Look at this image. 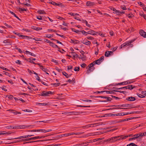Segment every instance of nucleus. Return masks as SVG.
Returning <instances> with one entry per match:
<instances>
[{"instance_id":"f257e3e1","label":"nucleus","mask_w":146,"mask_h":146,"mask_svg":"<svg viewBox=\"0 0 146 146\" xmlns=\"http://www.w3.org/2000/svg\"><path fill=\"white\" fill-rule=\"evenodd\" d=\"M114 107L116 108H113V109H129L131 108H134L135 107H133L131 104H124L122 105H115L113 106Z\"/></svg>"},{"instance_id":"f03ea898","label":"nucleus","mask_w":146,"mask_h":146,"mask_svg":"<svg viewBox=\"0 0 146 146\" xmlns=\"http://www.w3.org/2000/svg\"><path fill=\"white\" fill-rule=\"evenodd\" d=\"M95 64L94 62H93L88 65V66L89 67V69L87 71V73L89 74L91 71H92L94 70L95 68L94 67L92 68V67H93Z\"/></svg>"},{"instance_id":"7ed1b4c3","label":"nucleus","mask_w":146,"mask_h":146,"mask_svg":"<svg viewBox=\"0 0 146 146\" xmlns=\"http://www.w3.org/2000/svg\"><path fill=\"white\" fill-rule=\"evenodd\" d=\"M119 137V136H115V137H111L110 138L106 140V141L108 142L109 141L110 142H115V141H116V139L115 140V139H117V138Z\"/></svg>"},{"instance_id":"20e7f679","label":"nucleus","mask_w":146,"mask_h":146,"mask_svg":"<svg viewBox=\"0 0 146 146\" xmlns=\"http://www.w3.org/2000/svg\"><path fill=\"white\" fill-rule=\"evenodd\" d=\"M30 126L29 125H20L15 126V127L12 128L13 129H15L16 128L20 129H24L26 128L29 127Z\"/></svg>"},{"instance_id":"39448f33","label":"nucleus","mask_w":146,"mask_h":146,"mask_svg":"<svg viewBox=\"0 0 146 146\" xmlns=\"http://www.w3.org/2000/svg\"><path fill=\"white\" fill-rule=\"evenodd\" d=\"M88 34L95 35H97V33H98V35H102V34L99 33V34L97 32H96V31L93 30H92L90 29L89 31H88Z\"/></svg>"},{"instance_id":"423d86ee","label":"nucleus","mask_w":146,"mask_h":146,"mask_svg":"<svg viewBox=\"0 0 146 146\" xmlns=\"http://www.w3.org/2000/svg\"><path fill=\"white\" fill-rule=\"evenodd\" d=\"M53 93V92L51 91H43V96H48L49 94H52Z\"/></svg>"},{"instance_id":"0eeeda50","label":"nucleus","mask_w":146,"mask_h":146,"mask_svg":"<svg viewBox=\"0 0 146 146\" xmlns=\"http://www.w3.org/2000/svg\"><path fill=\"white\" fill-rule=\"evenodd\" d=\"M131 134H130V135L129 134V135H126V136H123V135H121V136H119V138L116 139V141H119V140H121V139H125L128 137L131 136Z\"/></svg>"},{"instance_id":"6e6552de","label":"nucleus","mask_w":146,"mask_h":146,"mask_svg":"<svg viewBox=\"0 0 146 146\" xmlns=\"http://www.w3.org/2000/svg\"><path fill=\"white\" fill-rule=\"evenodd\" d=\"M49 3L54 5H57L58 6H62L63 5V4L61 3H58L53 1L50 2H49Z\"/></svg>"},{"instance_id":"1a4fd4ad","label":"nucleus","mask_w":146,"mask_h":146,"mask_svg":"<svg viewBox=\"0 0 146 146\" xmlns=\"http://www.w3.org/2000/svg\"><path fill=\"white\" fill-rule=\"evenodd\" d=\"M52 140V139H46V140H37V141H29V142L24 143V144H25V143H33L35 142H40V141H49L51 140Z\"/></svg>"},{"instance_id":"9d476101","label":"nucleus","mask_w":146,"mask_h":146,"mask_svg":"<svg viewBox=\"0 0 146 146\" xmlns=\"http://www.w3.org/2000/svg\"><path fill=\"white\" fill-rule=\"evenodd\" d=\"M81 42L85 45H90L91 44L90 42L87 40H86V41L85 40H83L81 41Z\"/></svg>"},{"instance_id":"9b49d317","label":"nucleus","mask_w":146,"mask_h":146,"mask_svg":"<svg viewBox=\"0 0 146 146\" xmlns=\"http://www.w3.org/2000/svg\"><path fill=\"white\" fill-rule=\"evenodd\" d=\"M139 33L141 36L144 38L146 37V33L143 30H141L139 31Z\"/></svg>"},{"instance_id":"f8f14e48","label":"nucleus","mask_w":146,"mask_h":146,"mask_svg":"<svg viewBox=\"0 0 146 146\" xmlns=\"http://www.w3.org/2000/svg\"><path fill=\"white\" fill-rule=\"evenodd\" d=\"M31 28L33 30L38 31L42 29V27H37L34 26H32L31 27Z\"/></svg>"},{"instance_id":"ddd939ff","label":"nucleus","mask_w":146,"mask_h":146,"mask_svg":"<svg viewBox=\"0 0 146 146\" xmlns=\"http://www.w3.org/2000/svg\"><path fill=\"white\" fill-rule=\"evenodd\" d=\"M94 4L95 3L94 2L90 1H87L86 3V5L88 6H93Z\"/></svg>"},{"instance_id":"4468645a","label":"nucleus","mask_w":146,"mask_h":146,"mask_svg":"<svg viewBox=\"0 0 146 146\" xmlns=\"http://www.w3.org/2000/svg\"><path fill=\"white\" fill-rule=\"evenodd\" d=\"M135 98L134 97H129L126 98V100L130 101H133L135 100Z\"/></svg>"},{"instance_id":"2eb2a0df","label":"nucleus","mask_w":146,"mask_h":146,"mask_svg":"<svg viewBox=\"0 0 146 146\" xmlns=\"http://www.w3.org/2000/svg\"><path fill=\"white\" fill-rule=\"evenodd\" d=\"M131 119V118H126V119H123L122 120H119L118 121H116L115 122V123H119L121 122L125 121H128V120H130Z\"/></svg>"},{"instance_id":"dca6fc26","label":"nucleus","mask_w":146,"mask_h":146,"mask_svg":"<svg viewBox=\"0 0 146 146\" xmlns=\"http://www.w3.org/2000/svg\"><path fill=\"white\" fill-rule=\"evenodd\" d=\"M40 66V68L42 69L43 71H44L46 74H49L47 72V70L45 68H44L43 66H41L40 65H39Z\"/></svg>"},{"instance_id":"f3484780","label":"nucleus","mask_w":146,"mask_h":146,"mask_svg":"<svg viewBox=\"0 0 146 146\" xmlns=\"http://www.w3.org/2000/svg\"><path fill=\"white\" fill-rule=\"evenodd\" d=\"M42 137H40L39 136L34 137L31 138H30V140H36L38 139H41L42 138Z\"/></svg>"},{"instance_id":"a211bd4d","label":"nucleus","mask_w":146,"mask_h":146,"mask_svg":"<svg viewBox=\"0 0 146 146\" xmlns=\"http://www.w3.org/2000/svg\"><path fill=\"white\" fill-rule=\"evenodd\" d=\"M50 45L54 48H57L58 49H60V48L56 45L54 43L51 42L50 44Z\"/></svg>"},{"instance_id":"6ab92c4d","label":"nucleus","mask_w":146,"mask_h":146,"mask_svg":"<svg viewBox=\"0 0 146 146\" xmlns=\"http://www.w3.org/2000/svg\"><path fill=\"white\" fill-rule=\"evenodd\" d=\"M70 42L71 43L77 44L79 43V41L76 40L71 39Z\"/></svg>"},{"instance_id":"aec40b11","label":"nucleus","mask_w":146,"mask_h":146,"mask_svg":"<svg viewBox=\"0 0 146 146\" xmlns=\"http://www.w3.org/2000/svg\"><path fill=\"white\" fill-rule=\"evenodd\" d=\"M81 134V133L80 132H77V133H76L72 132V133H68V136L71 135H74V134L76 135H78L80 134Z\"/></svg>"},{"instance_id":"412c9836","label":"nucleus","mask_w":146,"mask_h":146,"mask_svg":"<svg viewBox=\"0 0 146 146\" xmlns=\"http://www.w3.org/2000/svg\"><path fill=\"white\" fill-rule=\"evenodd\" d=\"M24 138H26V136L25 135L17 137V138H14L8 139L10 140V139H20Z\"/></svg>"},{"instance_id":"4be33fe9","label":"nucleus","mask_w":146,"mask_h":146,"mask_svg":"<svg viewBox=\"0 0 146 146\" xmlns=\"http://www.w3.org/2000/svg\"><path fill=\"white\" fill-rule=\"evenodd\" d=\"M135 88V86H133L132 85H129L127 86V88L130 90H132Z\"/></svg>"},{"instance_id":"5701e85b","label":"nucleus","mask_w":146,"mask_h":146,"mask_svg":"<svg viewBox=\"0 0 146 146\" xmlns=\"http://www.w3.org/2000/svg\"><path fill=\"white\" fill-rule=\"evenodd\" d=\"M9 111H11V112L13 113L15 115H17L18 114H21V113L17 112V111H16L15 110H9Z\"/></svg>"},{"instance_id":"b1692460","label":"nucleus","mask_w":146,"mask_h":146,"mask_svg":"<svg viewBox=\"0 0 146 146\" xmlns=\"http://www.w3.org/2000/svg\"><path fill=\"white\" fill-rule=\"evenodd\" d=\"M106 99L107 101H102L101 102H106V101H111V100H112V99L109 97H106Z\"/></svg>"},{"instance_id":"393cba45","label":"nucleus","mask_w":146,"mask_h":146,"mask_svg":"<svg viewBox=\"0 0 146 146\" xmlns=\"http://www.w3.org/2000/svg\"><path fill=\"white\" fill-rule=\"evenodd\" d=\"M29 62H30L31 63H32L33 64H35L36 65L37 64V65H40V64L35 63L34 62H33V60H31V58H29Z\"/></svg>"},{"instance_id":"a878e982","label":"nucleus","mask_w":146,"mask_h":146,"mask_svg":"<svg viewBox=\"0 0 146 146\" xmlns=\"http://www.w3.org/2000/svg\"><path fill=\"white\" fill-rule=\"evenodd\" d=\"M60 84V83H51V85L52 86H53L55 87H56L59 86Z\"/></svg>"},{"instance_id":"bb28decb","label":"nucleus","mask_w":146,"mask_h":146,"mask_svg":"<svg viewBox=\"0 0 146 146\" xmlns=\"http://www.w3.org/2000/svg\"><path fill=\"white\" fill-rule=\"evenodd\" d=\"M104 55L106 57H107L110 56V54L109 52V51H107L106 52Z\"/></svg>"},{"instance_id":"cd10ccee","label":"nucleus","mask_w":146,"mask_h":146,"mask_svg":"<svg viewBox=\"0 0 146 146\" xmlns=\"http://www.w3.org/2000/svg\"><path fill=\"white\" fill-rule=\"evenodd\" d=\"M70 113H73L74 115L79 114L82 113V112L80 111H72Z\"/></svg>"},{"instance_id":"c85d7f7f","label":"nucleus","mask_w":146,"mask_h":146,"mask_svg":"<svg viewBox=\"0 0 146 146\" xmlns=\"http://www.w3.org/2000/svg\"><path fill=\"white\" fill-rule=\"evenodd\" d=\"M94 62L95 64L99 65V64H100V63H101V62H100V61L98 59L97 60L94 61Z\"/></svg>"},{"instance_id":"c756f323","label":"nucleus","mask_w":146,"mask_h":146,"mask_svg":"<svg viewBox=\"0 0 146 146\" xmlns=\"http://www.w3.org/2000/svg\"><path fill=\"white\" fill-rule=\"evenodd\" d=\"M85 56L83 54H80V57H78L79 59H81L82 60H84L85 58Z\"/></svg>"},{"instance_id":"7c9ffc66","label":"nucleus","mask_w":146,"mask_h":146,"mask_svg":"<svg viewBox=\"0 0 146 146\" xmlns=\"http://www.w3.org/2000/svg\"><path fill=\"white\" fill-rule=\"evenodd\" d=\"M20 37H22V38H27L28 39H29L30 38L29 36H27L20 35Z\"/></svg>"},{"instance_id":"2f4dec72","label":"nucleus","mask_w":146,"mask_h":146,"mask_svg":"<svg viewBox=\"0 0 146 146\" xmlns=\"http://www.w3.org/2000/svg\"><path fill=\"white\" fill-rule=\"evenodd\" d=\"M140 15L143 17V18L145 19H146V16L143 13H139Z\"/></svg>"},{"instance_id":"473e14b6","label":"nucleus","mask_w":146,"mask_h":146,"mask_svg":"<svg viewBox=\"0 0 146 146\" xmlns=\"http://www.w3.org/2000/svg\"><path fill=\"white\" fill-rule=\"evenodd\" d=\"M71 53L72 54V55H73V57H74L78 58L79 57L78 55L77 54H76L74 52H72Z\"/></svg>"},{"instance_id":"72a5a7b5","label":"nucleus","mask_w":146,"mask_h":146,"mask_svg":"<svg viewBox=\"0 0 146 146\" xmlns=\"http://www.w3.org/2000/svg\"><path fill=\"white\" fill-rule=\"evenodd\" d=\"M134 136L135 137L136 139H137L139 137H141V133L139 134L135 135H134Z\"/></svg>"},{"instance_id":"f704fd0d","label":"nucleus","mask_w":146,"mask_h":146,"mask_svg":"<svg viewBox=\"0 0 146 146\" xmlns=\"http://www.w3.org/2000/svg\"><path fill=\"white\" fill-rule=\"evenodd\" d=\"M37 12L40 14H45V13L43 10H39L37 11Z\"/></svg>"},{"instance_id":"c9c22d12","label":"nucleus","mask_w":146,"mask_h":146,"mask_svg":"<svg viewBox=\"0 0 146 146\" xmlns=\"http://www.w3.org/2000/svg\"><path fill=\"white\" fill-rule=\"evenodd\" d=\"M62 73L63 75L65 76L66 78H69L68 75L65 72H62Z\"/></svg>"},{"instance_id":"e433bc0d","label":"nucleus","mask_w":146,"mask_h":146,"mask_svg":"<svg viewBox=\"0 0 146 146\" xmlns=\"http://www.w3.org/2000/svg\"><path fill=\"white\" fill-rule=\"evenodd\" d=\"M124 82V84H124V85H127V84H130L131 83H132V82H129V81L128 82V81L124 82Z\"/></svg>"},{"instance_id":"4c0bfd02","label":"nucleus","mask_w":146,"mask_h":146,"mask_svg":"<svg viewBox=\"0 0 146 146\" xmlns=\"http://www.w3.org/2000/svg\"><path fill=\"white\" fill-rule=\"evenodd\" d=\"M37 131H41V132L46 133V131L45 130L43 129H38L37 130Z\"/></svg>"},{"instance_id":"58836bf2","label":"nucleus","mask_w":146,"mask_h":146,"mask_svg":"<svg viewBox=\"0 0 146 146\" xmlns=\"http://www.w3.org/2000/svg\"><path fill=\"white\" fill-rule=\"evenodd\" d=\"M136 144H134L133 143H131L127 145V146H137Z\"/></svg>"},{"instance_id":"ea45409f","label":"nucleus","mask_w":146,"mask_h":146,"mask_svg":"<svg viewBox=\"0 0 146 146\" xmlns=\"http://www.w3.org/2000/svg\"><path fill=\"white\" fill-rule=\"evenodd\" d=\"M77 107H90V106H82V105H78Z\"/></svg>"},{"instance_id":"a19ab883","label":"nucleus","mask_w":146,"mask_h":146,"mask_svg":"<svg viewBox=\"0 0 146 146\" xmlns=\"http://www.w3.org/2000/svg\"><path fill=\"white\" fill-rule=\"evenodd\" d=\"M104 56H101L99 59L98 60H100V62H101L104 60Z\"/></svg>"},{"instance_id":"79ce46f5","label":"nucleus","mask_w":146,"mask_h":146,"mask_svg":"<svg viewBox=\"0 0 146 146\" xmlns=\"http://www.w3.org/2000/svg\"><path fill=\"white\" fill-rule=\"evenodd\" d=\"M74 70L75 71H78L80 70L79 67H75L74 69Z\"/></svg>"},{"instance_id":"37998d69","label":"nucleus","mask_w":146,"mask_h":146,"mask_svg":"<svg viewBox=\"0 0 146 146\" xmlns=\"http://www.w3.org/2000/svg\"><path fill=\"white\" fill-rule=\"evenodd\" d=\"M98 51H99V50H98V48L95 49V54L96 55H97L98 54Z\"/></svg>"},{"instance_id":"c03bdc74","label":"nucleus","mask_w":146,"mask_h":146,"mask_svg":"<svg viewBox=\"0 0 146 146\" xmlns=\"http://www.w3.org/2000/svg\"><path fill=\"white\" fill-rule=\"evenodd\" d=\"M81 100L84 102H92V100H84L83 99H82Z\"/></svg>"},{"instance_id":"a18cd8bd","label":"nucleus","mask_w":146,"mask_h":146,"mask_svg":"<svg viewBox=\"0 0 146 146\" xmlns=\"http://www.w3.org/2000/svg\"><path fill=\"white\" fill-rule=\"evenodd\" d=\"M137 95L140 98H144L145 97V96H143L141 94H140L139 93H138L137 94Z\"/></svg>"},{"instance_id":"49530a36","label":"nucleus","mask_w":146,"mask_h":146,"mask_svg":"<svg viewBox=\"0 0 146 146\" xmlns=\"http://www.w3.org/2000/svg\"><path fill=\"white\" fill-rule=\"evenodd\" d=\"M53 36V35L52 36L50 34H46V36L45 37L50 38L52 37Z\"/></svg>"},{"instance_id":"de8ad7c7","label":"nucleus","mask_w":146,"mask_h":146,"mask_svg":"<svg viewBox=\"0 0 146 146\" xmlns=\"http://www.w3.org/2000/svg\"><path fill=\"white\" fill-rule=\"evenodd\" d=\"M15 62L18 64L21 65L22 64L21 62V61L19 60H17L15 61Z\"/></svg>"},{"instance_id":"09e8293b","label":"nucleus","mask_w":146,"mask_h":146,"mask_svg":"<svg viewBox=\"0 0 146 146\" xmlns=\"http://www.w3.org/2000/svg\"><path fill=\"white\" fill-rule=\"evenodd\" d=\"M123 10H126L127 9L125 5H121L120 7Z\"/></svg>"},{"instance_id":"8fccbe9b","label":"nucleus","mask_w":146,"mask_h":146,"mask_svg":"<svg viewBox=\"0 0 146 146\" xmlns=\"http://www.w3.org/2000/svg\"><path fill=\"white\" fill-rule=\"evenodd\" d=\"M30 140V138L25 139H22L21 140V141H29Z\"/></svg>"},{"instance_id":"3c124183","label":"nucleus","mask_w":146,"mask_h":146,"mask_svg":"<svg viewBox=\"0 0 146 146\" xmlns=\"http://www.w3.org/2000/svg\"><path fill=\"white\" fill-rule=\"evenodd\" d=\"M33 39L35 40V41H41V40L40 38H34Z\"/></svg>"},{"instance_id":"603ef678","label":"nucleus","mask_w":146,"mask_h":146,"mask_svg":"<svg viewBox=\"0 0 146 146\" xmlns=\"http://www.w3.org/2000/svg\"><path fill=\"white\" fill-rule=\"evenodd\" d=\"M29 84L32 87H34L35 88L34 89H33V90L34 89L35 90H36V87L35 86L30 83H29Z\"/></svg>"},{"instance_id":"864d4df0","label":"nucleus","mask_w":146,"mask_h":146,"mask_svg":"<svg viewBox=\"0 0 146 146\" xmlns=\"http://www.w3.org/2000/svg\"><path fill=\"white\" fill-rule=\"evenodd\" d=\"M48 30L49 32H50V31H52L54 33H56L57 32V31L52 29H48Z\"/></svg>"},{"instance_id":"5fc2aeb1","label":"nucleus","mask_w":146,"mask_h":146,"mask_svg":"<svg viewBox=\"0 0 146 146\" xmlns=\"http://www.w3.org/2000/svg\"><path fill=\"white\" fill-rule=\"evenodd\" d=\"M11 132H7L6 133H3V135H9L10 134H11Z\"/></svg>"},{"instance_id":"6e6d98bb","label":"nucleus","mask_w":146,"mask_h":146,"mask_svg":"<svg viewBox=\"0 0 146 146\" xmlns=\"http://www.w3.org/2000/svg\"><path fill=\"white\" fill-rule=\"evenodd\" d=\"M44 41L45 42H47V43H50H50H51V42H51L49 40H48L47 39H44Z\"/></svg>"},{"instance_id":"4d7b16f0","label":"nucleus","mask_w":146,"mask_h":146,"mask_svg":"<svg viewBox=\"0 0 146 146\" xmlns=\"http://www.w3.org/2000/svg\"><path fill=\"white\" fill-rule=\"evenodd\" d=\"M74 32L79 34H80V31H79L78 30H74Z\"/></svg>"},{"instance_id":"13d9d810","label":"nucleus","mask_w":146,"mask_h":146,"mask_svg":"<svg viewBox=\"0 0 146 146\" xmlns=\"http://www.w3.org/2000/svg\"><path fill=\"white\" fill-rule=\"evenodd\" d=\"M138 3L141 7H143L144 5V4L142 3L141 2H138Z\"/></svg>"},{"instance_id":"bf43d9fd","label":"nucleus","mask_w":146,"mask_h":146,"mask_svg":"<svg viewBox=\"0 0 146 146\" xmlns=\"http://www.w3.org/2000/svg\"><path fill=\"white\" fill-rule=\"evenodd\" d=\"M24 111L31 112L32 111L29 109H26L24 110Z\"/></svg>"},{"instance_id":"052dcab7","label":"nucleus","mask_w":146,"mask_h":146,"mask_svg":"<svg viewBox=\"0 0 146 146\" xmlns=\"http://www.w3.org/2000/svg\"><path fill=\"white\" fill-rule=\"evenodd\" d=\"M19 9L20 11H26V10L25 8L22 9V8H19Z\"/></svg>"},{"instance_id":"680f3d73","label":"nucleus","mask_w":146,"mask_h":146,"mask_svg":"<svg viewBox=\"0 0 146 146\" xmlns=\"http://www.w3.org/2000/svg\"><path fill=\"white\" fill-rule=\"evenodd\" d=\"M90 126H91L90 125H87L86 126H84L82 127H83V128H87L88 127H90Z\"/></svg>"},{"instance_id":"e2e57ef3","label":"nucleus","mask_w":146,"mask_h":146,"mask_svg":"<svg viewBox=\"0 0 146 146\" xmlns=\"http://www.w3.org/2000/svg\"><path fill=\"white\" fill-rule=\"evenodd\" d=\"M90 126H91L90 125H87L86 126H84L82 127H83V128H87L88 127H90Z\"/></svg>"},{"instance_id":"0e129e2a","label":"nucleus","mask_w":146,"mask_h":146,"mask_svg":"<svg viewBox=\"0 0 146 146\" xmlns=\"http://www.w3.org/2000/svg\"><path fill=\"white\" fill-rule=\"evenodd\" d=\"M133 16V15L132 14H129L128 15V18H132Z\"/></svg>"},{"instance_id":"69168bd1","label":"nucleus","mask_w":146,"mask_h":146,"mask_svg":"<svg viewBox=\"0 0 146 146\" xmlns=\"http://www.w3.org/2000/svg\"><path fill=\"white\" fill-rule=\"evenodd\" d=\"M36 18L39 20H42V18L41 17V16H37Z\"/></svg>"},{"instance_id":"338daca9","label":"nucleus","mask_w":146,"mask_h":146,"mask_svg":"<svg viewBox=\"0 0 146 146\" xmlns=\"http://www.w3.org/2000/svg\"><path fill=\"white\" fill-rule=\"evenodd\" d=\"M23 31H25L26 32H31V31L30 30L28 29H23Z\"/></svg>"},{"instance_id":"774afa93","label":"nucleus","mask_w":146,"mask_h":146,"mask_svg":"<svg viewBox=\"0 0 146 146\" xmlns=\"http://www.w3.org/2000/svg\"><path fill=\"white\" fill-rule=\"evenodd\" d=\"M36 79L38 80V81H39V82H40V81H41V80L40 79V77L38 76H37L36 77Z\"/></svg>"}]
</instances>
